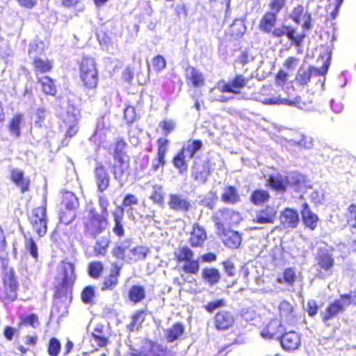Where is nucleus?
<instances>
[{"label":"nucleus","instance_id":"f257e3e1","mask_svg":"<svg viewBox=\"0 0 356 356\" xmlns=\"http://www.w3.org/2000/svg\"><path fill=\"white\" fill-rule=\"evenodd\" d=\"M108 224V218L99 215L97 209L92 207L83 219L84 234L89 238L95 239L106 231Z\"/></svg>","mask_w":356,"mask_h":356},{"label":"nucleus","instance_id":"f03ea898","mask_svg":"<svg viewBox=\"0 0 356 356\" xmlns=\"http://www.w3.org/2000/svg\"><path fill=\"white\" fill-rule=\"evenodd\" d=\"M234 214V211L229 209H222L219 211L220 216L213 218V222L218 229L223 231V243L229 248H238L241 243V236L237 232L227 230L225 232L222 219L228 221L227 217Z\"/></svg>","mask_w":356,"mask_h":356},{"label":"nucleus","instance_id":"7ed1b4c3","mask_svg":"<svg viewBox=\"0 0 356 356\" xmlns=\"http://www.w3.org/2000/svg\"><path fill=\"white\" fill-rule=\"evenodd\" d=\"M58 273L62 275V282L58 287L56 296L60 298L72 293V287L76 280L74 266L70 262H61L58 267Z\"/></svg>","mask_w":356,"mask_h":356},{"label":"nucleus","instance_id":"20e7f679","mask_svg":"<svg viewBox=\"0 0 356 356\" xmlns=\"http://www.w3.org/2000/svg\"><path fill=\"white\" fill-rule=\"evenodd\" d=\"M317 262V273L316 277L324 280L332 275V268L334 265V259L332 252L327 248H319L316 254Z\"/></svg>","mask_w":356,"mask_h":356},{"label":"nucleus","instance_id":"39448f33","mask_svg":"<svg viewBox=\"0 0 356 356\" xmlns=\"http://www.w3.org/2000/svg\"><path fill=\"white\" fill-rule=\"evenodd\" d=\"M80 77L86 88L93 89L97 86L98 83V72L93 58H83L80 65Z\"/></svg>","mask_w":356,"mask_h":356},{"label":"nucleus","instance_id":"423d86ee","mask_svg":"<svg viewBox=\"0 0 356 356\" xmlns=\"http://www.w3.org/2000/svg\"><path fill=\"white\" fill-rule=\"evenodd\" d=\"M351 298L350 294L341 295L340 299L335 300L329 305L325 312H321V315L324 323L326 324L328 320L333 318L338 314L343 312L345 309L351 304Z\"/></svg>","mask_w":356,"mask_h":356},{"label":"nucleus","instance_id":"0eeeda50","mask_svg":"<svg viewBox=\"0 0 356 356\" xmlns=\"http://www.w3.org/2000/svg\"><path fill=\"white\" fill-rule=\"evenodd\" d=\"M111 171L114 178L121 186H124L130 175V157L113 159Z\"/></svg>","mask_w":356,"mask_h":356},{"label":"nucleus","instance_id":"6e6552de","mask_svg":"<svg viewBox=\"0 0 356 356\" xmlns=\"http://www.w3.org/2000/svg\"><path fill=\"white\" fill-rule=\"evenodd\" d=\"M328 68L329 64L326 63H325L321 68L314 67L305 68L300 67L296 75V81L302 86L307 85L312 76H324L327 73Z\"/></svg>","mask_w":356,"mask_h":356},{"label":"nucleus","instance_id":"1a4fd4ad","mask_svg":"<svg viewBox=\"0 0 356 356\" xmlns=\"http://www.w3.org/2000/svg\"><path fill=\"white\" fill-rule=\"evenodd\" d=\"M3 284L6 293L5 301L7 302H13L17 298V289L18 287V282L13 269L6 273Z\"/></svg>","mask_w":356,"mask_h":356},{"label":"nucleus","instance_id":"9d476101","mask_svg":"<svg viewBox=\"0 0 356 356\" xmlns=\"http://www.w3.org/2000/svg\"><path fill=\"white\" fill-rule=\"evenodd\" d=\"M94 175L98 191L102 193L106 191L109 186L110 175L102 162L95 163Z\"/></svg>","mask_w":356,"mask_h":356},{"label":"nucleus","instance_id":"9b49d317","mask_svg":"<svg viewBox=\"0 0 356 356\" xmlns=\"http://www.w3.org/2000/svg\"><path fill=\"white\" fill-rule=\"evenodd\" d=\"M283 349L287 351L296 350L301 343L300 335L295 331H289L282 333L280 337H277Z\"/></svg>","mask_w":356,"mask_h":356},{"label":"nucleus","instance_id":"f8f14e48","mask_svg":"<svg viewBox=\"0 0 356 356\" xmlns=\"http://www.w3.org/2000/svg\"><path fill=\"white\" fill-rule=\"evenodd\" d=\"M280 223L284 228L293 229L298 227L300 222V217L297 211L291 209L285 208L280 216Z\"/></svg>","mask_w":356,"mask_h":356},{"label":"nucleus","instance_id":"ddd939ff","mask_svg":"<svg viewBox=\"0 0 356 356\" xmlns=\"http://www.w3.org/2000/svg\"><path fill=\"white\" fill-rule=\"evenodd\" d=\"M168 206L171 209L177 211H188L191 208V204L188 197L179 193L169 195Z\"/></svg>","mask_w":356,"mask_h":356},{"label":"nucleus","instance_id":"4468645a","mask_svg":"<svg viewBox=\"0 0 356 356\" xmlns=\"http://www.w3.org/2000/svg\"><path fill=\"white\" fill-rule=\"evenodd\" d=\"M168 143L169 141L166 138H161L158 140L157 157L152 161L151 165L152 172H156L160 167H163L165 164V156L168 151Z\"/></svg>","mask_w":356,"mask_h":356},{"label":"nucleus","instance_id":"2eb2a0df","mask_svg":"<svg viewBox=\"0 0 356 356\" xmlns=\"http://www.w3.org/2000/svg\"><path fill=\"white\" fill-rule=\"evenodd\" d=\"M285 331L281 321L277 319L271 320L261 330V336L266 339H271L280 337L278 334Z\"/></svg>","mask_w":356,"mask_h":356},{"label":"nucleus","instance_id":"dca6fc26","mask_svg":"<svg viewBox=\"0 0 356 356\" xmlns=\"http://www.w3.org/2000/svg\"><path fill=\"white\" fill-rule=\"evenodd\" d=\"M248 79L243 75L236 74L233 79L222 86V92L238 94L240 90L248 84Z\"/></svg>","mask_w":356,"mask_h":356},{"label":"nucleus","instance_id":"f3484780","mask_svg":"<svg viewBox=\"0 0 356 356\" xmlns=\"http://www.w3.org/2000/svg\"><path fill=\"white\" fill-rule=\"evenodd\" d=\"M214 323L218 330H225L234 325V317L231 312L222 310L216 314Z\"/></svg>","mask_w":356,"mask_h":356},{"label":"nucleus","instance_id":"a211bd4d","mask_svg":"<svg viewBox=\"0 0 356 356\" xmlns=\"http://www.w3.org/2000/svg\"><path fill=\"white\" fill-rule=\"evenodd\" d=\"M209 174L210 170L207 164H200L194 161L191 175L196 181L201 184H205L207 181Z\"/></svg>","mask_w":356,"mask_h":356},{"label":"nucleus","instance_id":"6ab92c4d","mask_svg":"<svg viewBox=\"0 0 356 356\" xmlns=\"http://www.w3.org/2000/svg\"><path fill=\"white\" fill-rule=\"evenodd\" d=\"M302 219L306 227L314 230L318 225V218L312 211L307 203H303L301 207Z\"/></svg>","mask_w":356,"mask_h":356},{"label":"nucleus","instance_id":"aec40b11","mask_svg":"<svg viewBox=\"0 0 356 356\" xmlns=\"http://www.w3.org/2000/svg\"><path fill=\"white\" fill-rule=\"evenodd\" d=\"M121 268L116 264L112 265V268L108 277H105L102 286V290H113L118 283V277L120 274Z\"/></svg>","mask_w":356,"mask_h":356},{"label":"nucleus","instance_id":"412c9836","mask_svg":"<svg viewBox=\"0 0 356 356\" xmlns=\"http://www.w3.org/2000/svg\"><path fill=\"white\" fill-rule=\"evenodd\" d=\"M277 211L273 207H266L256 213L254 220L261 224L273 223Z\"/></svg>","mask_w":356,"mask_h":356},{"label":"nucleus","instance_id":"4be33fe9","mask_svg":"<svg viewBox=\"0 0 356 356\" xmlns=\"http://www.w3.org/2000/svg\"><path fill=\"white\" fill-rule=\"evenodd\" d=\"M185 75L186 79L188 80L195 88L200 87L204 83L203 74L200 70L193 66L189 65L186 68Z\"/></svg>","mask_w":356,"mask_h":356},{"label":"nucleus","instance_id":"5701e85b","mask_svg":"<svg viewBox=\"0 0 356 356\" xmlns=\"http://www.w3.org/2000/svg\"><path fill=\"white\" fill-rule=\"evenodd\" d=\"M11 179L16 186L21 188L22 193L29 189L30 179L24 177V172L18 168L13 169L11 171Z\"/></svg>","mask_w":356,"mask_h":356},{"label":"nucleus","instance_id":"b1692460","mask_svg":"<svg viewBox=\"0 0 356 356\" xmlns=\"http://www.w3.org/2000/svg\"><path fill=\"white\" fill-rule=\"evenodd\" d=\"M202 278L209 286H213L220 282L221 274L216 268L207 267L202 271Z\"/></svg>","mask_w":356,"mask_h":356},{"label":"nucleus","instance_id":"393cba45","mask_svg":"<svg viewBox=\"0 0 356 356\" xmlns=\"http://www.w3.org/2000/svg\"><path fill=\"white\" fill-rule=\"evenodd\" d=\"M207 239V234L204 229L198 224H195L190 238V244L192 247H202Z\"/></svg>","mask_w":356,"mask_h":356},{"label":"nucleus","instance_id":"a878e982","mask_svg":"<svg viewBox=\"0 0 356 356\" xmlns=\"http://www.w3.org/2000/svg\"><path fill=\"white\" fill-rule=\"evenodd\" d=\"M277 21V16L275 15V13L266 12L260 20L259 28L261 31L269 34L274 29Z\"/></svg>","mask_w":356,"mask_h":356},{"label":"nucleus","instance_id":"bb28decb","mask_svg":"<svg viewBox=\"0 0 356 356\" xmlns=\"http://www.w3.org/2000/svg\"><path fill=\"white\" fill-rule=\"evenodd\" d=\"M22 121L23 115L22 114H16L8 122L7 127L12 137L19 138L21 136V124Z\"/></svg>","mask_w":356,"mask_h":356},{"label":"nucleus","instance_id":"cd10ccee","mask_svg":"<svg viewBox=\"0 0 356 356\" xmlns=\"http://www.w3.org/2000/svg\"><path fill=\"white\" fill-rule=\"evenodd\" d=\"M19 80L20 82H24L23 96L24 97H30L32 95V89L34 83L31 73L26 69L23 68L22 72L19 74Z\"/></svg>","mask_w":356,"mask_h":356},{"label":"nucleus","instance_id":"c85d7f7f","mask_svg":"<svg viewBox=\"0 0 356 356\" xmlns=\"http://www.w3.org/2000/svg\"><path fill=\"white\" fill-rule=\"evenodd\" d=\"M185 327L180 323H175L171 327L165 330V338L168 343L177 340L184 332Z\"/></svg>","mask_w":356,"mask_h":356},{"label":"nucleus","instance_id":"c756f323","mask_svg":"<svg viewBox=\"0 0 356 356\" xmlns=\"http://www.w3.org/2000/svg\"><path fill=\"white\" fill-rule=\"evenodd\" d=\"M221 200L227 204H234L241 201L240 195L235 187L229 186L225 187L221 195Z\"/></svg>","mask_w":356,"mask_h":356},{"label":"nucleus","instance_id":"7c9ffc66","mask_svg":"<svg viewBox=\"0 0 356 356\" xmlns=\"http://www.w3.org/2000/svg\"><path fill=\"white\" fill-rule=\"evenodd\" d=\"M268 184L277 191H284L287 186L286 176L280 174L270 175L268 179Z\"/></svg>","mask_w":356,"mask_h":356},{"label":"nucleus","instance_id":"2f4dec72","mask_svg":"<svg viewBox=\"0 0 356 356\" xmlns=\"http://www.w3.org/2000/svg\"><path fill=\"white\" fill-rule=\"evenodd\" d=\"M62 204L68 211L74 212L79 206V202L73 193L66 191L63 195Z\"/></svg>","mask_w":356,"mask_h":356},{"label":"nucleus","instance_id":"473e14b6","mask_svg":"<svg viewBox=\"0 0 356 356\" xmlns=\"http://www.w3.org/2000/svg\"><path fill=\"white\" fill-rule=\"evenodd\" d=\"M301 98L296 97L293 100H289L286 98H264L261 102L264 104H286L291 106L300 107Z\"/></svg>","mask_w":356,"mask_h":356},{"label":"nucleus","instance_id":"72a5a7b5","mask_svg":"<svg viewBox=\"0 0 356 356\" xmlns=\"http://www.w3.org/2000/svg\"><path fill=\"white\" fill-rule=\"evenodd\" d=\"M279 310L282 319L284 320L287 323H293L294 315L293 310L291 304L286 301H282L279 305Z\"/></svg>","mask_w":356,"mask_h":356},{"label":"nucleus","instance_id":"f704fd0d","mask_svg":"<svg viewBox=\"0 0 356 356\" xmlns=\"http://www.w3.org/2000/svg\"><path fill=\"white\" fill-rule=\"evenodd\" d=\"M129 300L134 303H138L145 298V289L143 286L133 285L128 294Z\"/></svg>","mask_w":356,"mask_h":356},{"label":"nucleus","instance_id":"c9c22d12","mask_svg":"<svg viewBox=\"0 0 356 356\" xmlns=\"http://www.w3.org/2000/svg\"><path fill=\"white\" fill-rule=\"evenodd\" d=\"M202 143L200 140H194L188 141L182 148L181 151L188 156L193 158L197 152H198L202 147Z\"/></svg>","mask_w":356,"mask_h":356},{"label":"nucleus","instance_id":"e433bc0d","mask_svg":"<svg viewBox=\"0 0 356 356\" xmlns=\"http://www.w3.org/2000/svg\"><path fill=\"white\" fill-rule=\"evenodd\" d=\"M115 225L113 229V232L118 236H122L124 234V227L122 225V220L124 217V209L122 208L119 209L113 213Z\"/></svg>","mask_w":356,"mask_h":356},{"label":"nucleus","instance_id":"4c0bfd02","mask_svg":"<svg viewBox=\"0 0 356 356\" xmlns=\"http://www.w3.org/2000/svg\"><path fill=\"white\" fill-rule=\"evenodd\" d=\"M29 220L32 226H36L38 222H40V225L47 223L46 208L39 207L36 209H34Z\"/></svg>","mask_w":356,"mask_h":356},{"label":"nucleus","instance_id":"58836bf2","mask_svg":"<svg viewBox=\"0 0 356 356\" xmlns=\"http://www.w3.org/2000/svg\"><path fill=\"white\" fill-rule=\"evenodd\" d=\"M291 145H298L307 149H311L314 147L313 139L312 137L301 134L297 138H291L289 140Z\"/></svg>","mask_w":356,"mask_h":356},{"label":"nucleus","instance_id":"ea45409f","mask_svg":"<svg viewBox=\"0 0 356 356\" xmlns=\"http://www.w3.org/2000/svg\"><path fill=\"white\" fill-rule=\"evenodd\" d=\"M186 155L181 151L174 156L173 165L178 169L179 172L181 175L186 174L188 171V164L185 160Z\"/></svg>","mask_w":356,"mask_h":356},{"label":"nucleus","instance_id":"a19ab883","mask_svg":"<svg viewBox=\"0 0 356 356\" xmlns=\"http://www.w3.org/2000/svg\"><path fill=\"white\" fill-rule=\"evenodd\" d=\"M44 43L42 41L35 40L29 44V55L31 59L33 60L41 57L44 49Z\"/></svg>","mask_w":356,"mask_h":356},{"label":"nucleus","instance_id":"79ce46f5","mask_svg":"<svg viewBox=\"0 0 356 356\" xmlns=\"http://www.w3.org/2000/svg\"><path fill=\"white\" fill-rule=\"evenodd\" d=\"M111 241L108 236H102L98 238L94 246V251L97 255H106L107 248L109 245Z\"/></svg>","mask_w":356,"mask_h":356},{"label":"nucleus","instance_id":"37998d69","mask_svg":"<svg viewBox=\"0 0 356 356\" xmlns=\"http://www.w3.org/2000/svg\"><path fill=\"white\" fill-rule=\"evenodd\" d=\"M145 356H174L166 346L159 343H153L149 353Z\"/></svg>","mask_w":356,"mask_h":356},{"label":"nucleus","instance_id":"c03bdc74","mask_svg":"<svg viewBox=\"0 0 356 356\" xmlns=\"http://www.w3.org/2000/svg\"><path fill=\"white\" fill-rule=\"evenodd\" d=\"M33 60L36 72L44 73L50 71L52 68L51 63L47 59H43L42 57H39Z\"/></svg>","mask_w":356,"mask_h":356},{"label":"nucleus","instance_id":"a18cd8bd","mask_svg":"<svg viewBox=\"0 0 356 356\" xmlns=\"http://www.w3.org/2000/svg\"><path fill=\"white\" fill-rule=\"evenodd\" d=\"M131 246V241L126 239L120 243L112 251L114 257L120 259H124L125 257V252Z\"/></svg>","mask_w":356,"mask_h":356},{"label":"nucleus","instance_id":"49530a36","mask_svg":"<svg viewBox=\"0 0 356 356\" xmlns=\"http://www.w3.org/2000/svg\"><path fill=\"white\" fill-rule=\"evenodd\" d=\"M144 320V312L141 310L138 311L133 315L131 323L127 325V330L130 332H133L134 330L138 329Z\"/></svg>","mask_w":356,"mask_h":356},{"label":"nucleus","instance_id":"de8ad7c7","mask_svg":"<svg viewBox=\"0 0 356 356\" xmlns=\"http://www.w3.org/2000/svg\"><path fill=\"white\" fill-rule=\"evenodd\" d=\"M175 255L178 261L187 262L193 259L194 253L189 248L184 246L179 248L178 251L175 252Z\"/></svg>","mask_w":356,"mask_h":356},{"label":"nucleus","instance_id":"09e8293b","mask_svg":"<svg viewBox=\"0 0 356 356\" xmlns=\"http://www.w3.org/2000/svg\"><path fill=\"white\" fill-rule=\"evenodd\" d=\"M270 195L268 191L264 190L254 191L250 197L252 202L254 204H260L268 200Z\"/></svg>","mask_w":356,"mask_h":356},{"label":"nucleus","instance_id":"8fccbe9b","mask_svg":"<svg viewBox=\"0 0 356 356\" xmlns=\"http://www.w3.org/2000/svg\"><path fill=\"white\" fill-rule=\"evenodd\" d=\"M39 82L42 84V90L46 94L51 95H54L56 94V87L53 81L50 78L47 76L42 77L39 79Z\"/></svg>","mask_w":356,"mask_h":356},{"label":"nucleus","instance_id":"3c124183","mask_svg":"<svg viewBox=\"0 0 356 356\" xmlns=\"http://www.w3.org/2000/svg\"><path fill=\"white\" fill-rule=\"evenodd\" d=\"M287 186H298L305 181V177L298 172H291L286 175Z\"/></svg>","mask_w":356,"mask_h":356},{"label":"nucleus","instance_id":"603ef678","mask_svg":"<svg viewBox=\"0 0 356 356\" xmlns=\"http://www.w3.org/2000/svg\"><path fill=\"white\" fill-rule=\"evenodd\" d=\"M47 115V111L43 107H39L35 113L34 125L35 127L42 128Z\"/></svg>","mask_w":356,"mask_h":356},{"label":"nucleus","instance_id":"864d4df0","mask_svg":"<svg viewBox=\"0 0 356 356\" xmlns=\"http://www.w3.org/2000/svg\"><path fill=\"white\" fill-rule=\"evenodd\" d=\"M127 146V143L123 139L118 140L115 143V147L113 152V159L129 157L124 152V149Z\"/></svg>","mask_w":356,"mask_h":356},{"label":"nucleus","instance_id":"5fc2aeb1","mask_svg":"<svg viewBox=\"0 0 356 356\" xmlns=\"http://www.w3.org/2000/svg\"><path fill=\"white\" fill-rule=\"evenodd\" d=\"M61 344L58 339L53 337L49 340L47 351L50 356H58Z\"/></svg>","mask_w":356,"mask_h":356},{"label":"nucleus","instance_id":"6e6d98bb","mask_svg":"<svg viewBox=\"0 0 356 356\" xmlns=\"http://www.w3.org/2000/svg\"><path fill=\"white\" fill-rule=\"evenodd\" d=\"M103 269V265L99 261L91 262L88 266L89 275L93 278H98L101 275Z\"/></svg>","mask_w":356,"mask_h":356},{"label":"nucleus","instance_id":"4d7b16f0","mask_svg":"<svg viewBox=\"0 0 356 356\" xmlns=\"http://www.w3.org/2000/svg\"><path fill=\"white\" fill-rule=\"evenodd\" d=\"M107 124L105 121V117H102L98 120L97 123L96 130L95 131L92 138L99 137V139H102L103 136L106 134V129H107Z\"/></svg>","mask_w":356,"mask_h":356},{"label":"nucleus","instance_id":"13d9d810","mask_svg":"<svg viewBox=\"0 0 356 356\" xmlns=\"http://www.w3.org/2000/svg\"><path fill=\"white\" fill-rule=\"evenodd\" d=\"M182 269L186 273L197 274L200 269L199 261L192 259L185 263Z\"/></svg>","mask_w":356,"mask_h":356},{"label":"nucleus","instance_id":"bf43d9fd","mask_svg":"<svg viewBox=\"0 0 356 356\" xmlns=\"http://www.w3.org/2000/svg\"><path fill=\"white\" fill-rule=\"evenodd\" d=\"M26 241H25V248L26 250L30 253V254L34 258L37 259L38 257V247L34 241V240L31 238H27L26 236H25Z\"/></svg>","mask_w":356,"mask_h":356},{"label":"nucleus","instance_id":"052dcab7","mask_svg":"<svg viewBox=\"0 0 356 356\" xmlns=\"http://www.w3.org/2000/svg\"><path fill=\"white\" fill-rule=\"evenodd\" d=\"M346 216L348 224L353 228L356 229V205L355 204L348 207Z\"/></svg>","mask_w":356,"mask_h":356},{"label":"nucleus","instance_id":"680f3d73","mask_svg":"<svg viewBox=\"0 0 356 356\" xmlns=\"http://www.w3.org/2000/svg\"><path fill=\"white\" fill-rule=\"evenodd\" d=\"M246 31L244 22L242 19H236L232 25V32L236 36H241Z\"/></svg>","mask_w":356,"mask_h":356},{"label":"nucleus","instance_id":"e2e57ef3","mask_svg":"<svg viewBox=\"0 0 356 356\" xmlns=\"http://www.w3.org/2000/svg\"><path fill=\"white\" fill-rule=\"evenodd\" d=\"M94 296L95 289L91 286L85 287L81 293L82 301L86 304L92 303Z\"/></svg>","mask_w":356,"mask_h":356},{"label":"nucleus","instance_id":"0e129e2a","mask_svg":"<svg viewBox=\"0 0 356 356\" xmlns=\"http://www.w3.org/2000/svg\"><path fill=\"white\" fill-rule=\"evenodd\" d=\"M135 260H143L147 257L148 249L143 246H138L131 250Z\"/></svg>","mask_w":356,"mask_h":356},{"label":"nucleus","instance_id":"69168bd1","mask_svg":"<svg viewBox=\"0 0 356 356\" xmlns=\"http://www.w3.org/2000/svg\"><path fill=\"white\" fill-rule=\"evenodd\" d=\"M150 199L154 203L162 204L163 203V195L161 186H154L153 191L150 195Z\"/></svg>","mask_w":356,"mask_h":356},{"label":"nucleus","instance_id":"338daca9","mask_svg":"<svg viewBox=\"0 0 356 356\" xmlns=\"http://www.w3.org/2000/svg\"><path fill=\"white\" fill-rule=\"evenodd\" d=\"M22 324L25 325H31L33 328H36L39 326L40 322L38 321V316L35 314H31L22 319Z\"/></svg>","mask_w":356,"mask_h":356},{"label":"nucleus","instance_id":"774afa93","mask_svg":"<svg viewBox=\"0 0 356 356\" xmlns=\"http://www.w3.org/2000/svg\"><path fill=\"white\" fill-rule=\"evenodd\" d=\"M225 300L224 299H220L209 302L204 306V308L208 312L212 313L216 309L225 307Z\"/></svg>","mask_w":356,"mask_h":356}]
</instances>
